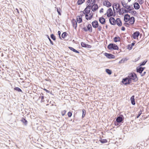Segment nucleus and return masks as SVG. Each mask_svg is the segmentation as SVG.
Returning <instances> with one entry per match:
<instances>
[{"label":"nucleus","mask_w":149,"mask_h":149,"mask_svg":"<svg viewBox=\"0 0 149 149\" xmlns=\"http://www.w3.org/2000/svg\"><path fill=\"white\" fill-rule=\"evenodd\" d=\"M96 2L95 0H88L87 1L86 3H87L88 4H90L91 8L90 9L87 10L88 15L90 13L91 9H92L93 12H95L98 10V7L97 4L96 3Z\"/></svg>","instance_id":"f257e3e1"},{"label":"nucleus","mask_w":149,"mask_h":149,"mask_svg":"<svg viewBox=\"0 0 149 149\" xmlns=\"http://www.w3.org/2000/svg\"><path fill=\"white\" fill-rule=\"evenodd\" d=\"M127 77L131 83L132 82V80L134 82H136L138 80V78L136 74L133 72L130 73Z\"/></svg>","instance_id":"f03ea898"},{"label":"nucleus","mask_w":149,"mask_h":149,"mask_svg":"<svg viewBox=\"0 0 149 149\" xmlns=\"http://www.w3.org/2000/svg\"><path fill=\"white\" fill-rule=\"evenodd\" d=\"M107 48L109 50H118L119 47L118 45L113 43H110L107 46Z\"/></svg>","instance_id":"7ed1b4c3"},{"label":"nucleus","mask_w":149,"mask_h":149,"mask_svg":"<svg viewBox=\"0 0 149 149\" xmlns=\"http://www.w3.org/2000/svg\"><path fill=\"white\" fill-rule=\"evenodd\" d=\"M91 6L90 4L87 3L86 6V7L84 9L83 11H81V12H82L85 15V18L88 17V13L87 12V9H90L91 8Z\"/></svg>","instance_id":"20e7f679"},{"label":"nucleus","mask_w":149,"mask_h":149,"mask_svg":"<svg viewBox=\"0 0 149 149\" xmlns=\"http://www.w3.org/2000/svg\"><path fill=\"white\" fill-rule=\"evenodd\" d=\"M124 117L122 114H120L118 116L116 119V121L117 122L123 123L124 122Z\"/></svg>","instance_id":"39448f33"},{"label":"nucleus","mask_w":149,"mask_h":149,"mask_svg":"<svg viewBox=\"0 0 149 149\" xmlns=\"http://www.w3.org/2000/svg\"><path fill=\"white\" fill-rule=\"evenodd\" d=\"M86 27H84L82 28V29L85 32H87L88 31H89L91 33L92 32V27L91 25L89 24L86 26Z\"/></svg>","instance_id":"423d86ee"},{"label":"nucleus","mask_w":149,"mask_h":149,"mask_svg":"<svg viewBox=\"0 0 149 149\" xmlns=\"http://www.w3.org/2000/svg\"><path fill=\"white\" fill-rule=\"evenodd\" d=\"M121 82L125 85H130L131 83L130 81H129L127 77L123 78Z\"/></svg>","instance_id":"0eeeda50"},{"label":"nucleus","mask_w":149,"mask_h":149,"mask_svg":"<svg viewBox=\"0 0 149 149\" xmlns=\"http://www.w3.org/2000/svg\"><path fill=\"white\" fill-rule=\"evenodd\" d=\"M104 55L107 58L109 59H114L115 58V56L110 53H107L105 52L104 54Z\"/></svg>","instance_id":"6e6552de"},{"label":"nucleus","mask_w":149,"mask_h":149,"mask_svg":"<svg viewBox=\"0 0 149 149\" xmlns=\"http://www.w3.org/2000/svg\"><path fill=\"white\" fill-rule=\"evenodd\" d=\"M112 11V9L111 8H109L107 10L106 13L104 14V15H107L108 17H111Z\"/></svg>","instance_id":"1a4fd4ad"},{"label":"nucleus","mask_w":149,"mask_h":149,"mask_svg":"<svg viewBox=\"0 0 149 149\" xmlns=\"http://www.w3.org/2000/svg\"><path fill=\"white\" fill-rule=\"evenodd\" d=\"M109 23L112 25H115L116 24V22L115 19L112 17H110L109 19Z\"/></svg>","instance_id":"9d476101"},{"label":"nucleus","mask_w":149,"mask_h":149,"mask_svg":"<svg viewBox=\"0 0 149 149\" xmlns=\"http://www.w3.org/2000/svg\"><path fill=\"white\" fill-rule=\"evenodd\" d=\"M140 33L139 31H137L134 32L132 35V37L134 39H136L138 38Z\"/></svg>","instance_id":"9b49d317"},{"label":"nucleus","mask_w":149,"mask_h":149,"mask_svg":"<svg viewBox=\"0 0 149 149\" xmlns=\"http://www.w3.org/2000/svg\"><path fill=\"white\" fill-rule=\"evenodd\" d=\"M93 27L94 28H97L98 26L99 23L97 20H94L91 23Z\"/></svg>","instance_id":"f8f14e48"},{"label":"nucleus","mask_w":149,"mask_h":149,"mask_svg":"<svg viewBox=\"0 0 149 149\" xmlns=\"http://www.w3.org/2000/svg\"><path fill=\"white\" fill-rule=\"evenodd\" d=\"M104 6H105L108 8L110 7L111 6V3L107 0H105L103 3Z\"/></svg>","instance_id":"ddd939ff"},{"label":"nucleus","mask_w":149,"mask_h":149,"mask_svg":"<svg viewBox=\"0 0 149 149\" xmlns=\"http://www.w3.org/2000/svg\"><path fill=\"white\" fill-rule=\"evenodd\" d=\"M72 23V26L74 29H76L77 27V22L76 20L74 19H72L71 21Z\"/></svg>","instance_id":"4468645a"},{"label":"nucleus","mask_w":149,"mask_h":149,"mask_svg":"<svg viewBox=\"0 0 149 149\" xmlns=\"http://www.w3.org/2000/svg\"><path fill=\"white\" fill-rule=\"evenodd\" d=\"M129 23L131 25H133L134 24L135 21V18L133 16L130 17V20H129Z\"/></svg>","instance_id":"2eb2a0df"},{"label":"nucleus","mask_w":149,"mask_h":149,"mask_svg":"<svg viewBox=\"0 0 149 149\" xmlns=\"http://www.w3.org/2000/svg\"><path fill=\"white\" fill-rule=\"evenodd\" d=\"M81 47L85 48H91L92 47L91 45L87 44L85 42H81Z\"/></svg>","instance_id":"dca6fc26"},{"label":"nucleus","mask_w":149,"mask_h":149,"mask_svg":"<svg viewBox=\"0 0 149 149\" xmlns=\"http://www.w3.org/2000/svg\"><path fill=\"white\" fill-rule=\"evenodd\" d=\"M130 15L127 14H125L124 17V21L125 22H127L130 20Z\"/></svg>","instance_id":"f3484780"},{"label":"nucleus","mask_w":149,"mask_h":149,"mask_svg":"<svg viewBox=\"0 0 149 149\" xmlns=\"http://www.w3.org/2000/svg\"><path fill=\"white\" fill-rule=\"evenodd\" d=\"M99 22L102 24H104L106 23L105 19L102 17H100L99 18Z\"/></svg>","instance_id":"a211bd4d"},{"label":"nucleus","mask_w":149,"mask_h":149,"mask_svg":"<svg viewBox=\"0 0 149 149\" xmlns=\"http://www.w3.org/2000/svg\"><path fill=\"white\" fill-rule=\"evenodd\" d=\"M135 96L134 95L132 96L130 98V100L132 104V105H135V102L134 99Z\"/></svg>","instance_id":"6ab92c4d"},{"label":"nucleus","mask_w":149,"mask_h":149,"mask_svg":"<svg viewBox=\"0 0 149 149\" xmlns=\"http://www.w3.org/2000/svg\"><path fill=\"white\" fill-rule=\"evenodd\" d=\"M136 70L137 72L139 73L140 74H141L143 72L141 68V67L139 66L136 67Z\"/></svg>","instance_id":"aec40b11"},{"label":"nucleus","mask_w":149,"mask_h":149,"mask_svg":"<svg viewBox=\"0 0 149 149\" xmlns=\"http://www.w3.org/2000/svg\"><path fill=\"white\" fill-rule=\"evenodd\" d=\"M134 7L136 10H138L140 8V6L137 2H135L134 4Z\"/></svg>","instance_id":"412c9836"},{"label":"nucleus","mask_w":149,"mask_h":149,"mask_svg":"<svg viewBox=\"0 0 149 149\" xmlns=\"http://www.w3.org/2000/svg\"><path fill=\"white\" fill-rule=\"evenodd\" d=\"M21 121L22 123L25 125H27L28 124V121L24 118H22L20 120Z\"/></svg>","instance_id":"4be33fe9"},{"label":"nucleus","mask_w":149,"mask_h":149,"mask_svg":"<svg viewBox=\"0 0 149 149\" xmlns=\"http://www.w3.org/2000/svg\"><path fill=\"white\" fill-rule=\"evenodd\" d=\"M128 59L127 58H124L122 59L119 62V63H123L127 61Z\"/></svg>","instance_id":"5701e85b"},{"label":"nucleus","mask_w":149,"mask_h":149,"mask_svg":"<svg viewBox=\"0 0 149 149\" xmlns=\"http://www.w3.org/2000/svg\"><path fill=\"white\" fill-rule=\"evenodd\" d=\"M121 3L123 7L126 9L128 6V5L127 4V3H125L124 0L121 1Z\"/></svg>","instance_id":"b1692460"},{"label":"nucleus","mask_w":149,"mask_h":149,"mask_svg":"<svg viewBox=\"0 0 149 149\" xmlns=\"http://www.w3.org/2000/svg\"><path fill=\"white\" fill-rule=\"evenodd\" d=\"M77 22L79 23H81L82 22V18L80 17L79 15H77Z\"/></svg>","instance_id":"393cba45"},{"label":"nucleus","mask_w":149,"mask_h":149,"mask_svg":"<svg viewBox=\"0 0 149 149\" xmlns=\"http://www.w3.org/2000/svg\"><path fill=\"white\" fill-rule=\"evenodd\" d=\"M120 40V37L118 36H116L113 38V41L114 42H119Z\"/></svg>","instance_id":"a878e982"},{"label":"nucleus","mask_w":149,"mask_h":149,"mask_svg":"<svg viewBox=\"0 0 149 149\" xmlns=\"http://www.w3.org/2000/svg\"><path fill=\"white\" fill-rule=\"evenodd\" d=\"M148 60L147 59H146L144 61H143V62H141L140 63H139V66H140L141 67H142L147 62Z\"/></svg>","instance_id":"bb28decb"},{"label":"nucleus","mask_w":149,"mask_h":149,"mask_svg":"<svg viewBox=\"0 0 149 149\" xmlns=\"http://www.w3.org/2000/svg\"><path fill=\"white\" fill-rule=\"evenodd\" d=\"M88 14L90 15L89 17H88L85 18L86 19L88 20L91 19L93 17V14H91V13H90Z\"/></svg>","instance_id":"cd10ccee"},{"label":"nucleus","mask_w":149,"mask_h":149,"mask_svg":"<svg viewBox=\"0 0 149 149\" xmlns=\"http://www.w3.org/2000/svg\"><path fill=\"white\" fill-rule=\"evenodd\" d=\"M68 35V33L66 32H63L61 34V38L64 39Z\"/></svg>","instance_id":"c85d7f7f"},{"label":"nucleus","mask_w":149,"mask_h":149,"mask_svg":"<svg viewBox=\"0 0 149 149\" xmlns=\"http://www.w3.org/2000/svg\"><path fill=\"white\" fill-rule=\"evenodd\" d=\"M40 95L41 96V102H45V100H44L45 97L44 95V94L43 93H42L40 94Z\"/></svg>","instance_id":"c756f323"},{"label":"nucleus","mask_w":149,"mask_h":149,"mask_svg":"<svg viewBox=\"0 0 149 149\" xmlns=\"http://www.w3.org/2000/svg\"><path fill=\"white\" fill-rule=\"evenodd\" d=\"M14 90L18 92H21L22 93H23L22 90L18 87H15L14 88Z\"/></svg>","instance_id":"7c9ffc66"},{"label":"nucleus","mask_w":149,"mask_h":149,"mask_svg":"<svg viewBox=\"0 0 149 149\" xmlns=\"http://www.w3.org/2000/svg\"><path fill=\"white\" fill-rule=\"evenodd\" d=\"M105 71L106 73L109 75H111L112 74V71L111 70L109 69H106Z\"/></svg>","instance_id":"2f4dec72"},{"label":"nucleus","mask_w":149,"mask_h":149,"mask_svg":"<svg viewBox=\"0 0 149 149\" xmlns=\"http://www.w3.org/2000/svg\"><path fill=\"white\" fill-rule=\"evenodd\" d=\"M85 0H78L77 2L78 5H81L84 2Z\"/></svg>","instance_id":"473e14b6"},{"label":"nucleus","mask_w":149,"mask_h":149,"mask_svg":"<svg viewBox=\"0 0 149 149\" xmlns=\"http://www.w3.org/2000/svg\"><path fill=\"white\" fill-rule=\"evenodd\" d=\"M50 36L52 39L54 41H55L56 40V37L53 34H51L50 35Z\"/></svg>","instance_id":"72a5a7b5"},{"label":"nucleus","mask_w":149,"mask_h":149,"mask_svg":"<svg viewBox=\"0 0 149 149\" xmlns=\"http://www.w3.org/2000/svg\"><path fill=\"white\" fill-rule=\"evenodd\" d=\"M99 141L101 143H105L107 142V140L106 139H100Z\"/></svg>","instance_id":"f704fd0d"},{"label":"nucleus","mask_w":149,"mask_h":149,"mask_svg":"<svg viewBox=\"0 0 149 149\" xmlns=\"http://www.w3.org/2000/svg\"><path fill=\"white\" fill-rule=\"evenodd\" d=\"M82 118L83 119L85 116L86 114V111L84 109H82Z\"/></svg>","instance_id":"c9c22d12"},{"label":"nucleus","mask_w":149,"mask_h":149,"mask_svg":"<svg viewBox=\"0 0 149 149\" xmlns=\"http://www.w3.org/2000/svg\"><path fill=\"white\" fill-rule=\"evenodd\" d=\"M46 36H47V38L48 39V40H49L50 43V44L52 45H54V42H53L52 41V40H51V39L50 38H49V36L48 35H46Z\"/></svg>","instance_id":"e433bc0d"},{"label":"nucleus","mask_w":149,"mask_h":149,"mask_svg":"<svg viewBox=\"0 0 149 149\" xmlns=\"http://www.w3.org/2000/svg\"><path fill=\"white\" fill-rule=\"evenodd\" d=\"M116 24L118 26L120 27L122 25V23L121 20L116 22Z\"/></svg>","instance_id":"4c0bfd02"},{"label":"nucleus","mask_w":149,"mask_h":149,"mask_svg":"<svg viewBox=\"0 0 149 149\" xmlns=\"http://www.w3.org/2000/svg\"><path fill=\"white\" fill-rule=\"evenodd\" d=\"M113 11H112V14L111 15V17H112V16L113 17H115L116 15V12H117V11H116L114 8H113Z\"/></svg>","instance_id":"58836bf2"},{"label":"nucleus","mask_w":149,"mask_h":149,"mask_svg":"<svg viewBox=\"0 0 149 149\" xmlns=\"http://www.w3.org/2000/svg\"><path fill=\"white\" fill-rule=\"evenodd\" d=\"M131 13L132 15L134 16H136L137 14V13L135 10H132Z\"/></svg>","instance_id":"ea45409f"},{"label":"nucleus","mask_w":149,"mask_h":149,"mask_svg":"<svg viewBox=\"0 0 149 149\" xmlns=\"http://www.w3.org/2000/svg\"><path fill=\"white\" fill-rule=\"evenodd\" d=\"M132 48V47L130 45H128L127 46V49L129 50H131Z\"/></svg>","instance_id":"a19ab883"},{"label":"nucleus","mask_w":149,"mask_h":149,"mask_svg":"<svg viewBox=\"0 0 149 149\" xmlns=\"http://www.w3.org/2000/svg\"><path fill=\"white\" fill-rule=\"evenodd\" d=\"M122 10V11L123 13H127V10H126L123 8H121Z\"/></svg>","instance_id":"79ce46f5"},{"label":"nucleus","mask_w":149,"mask_h":149,"mask_svg":"<svg viewBox=\"0 0 149 149\" xmlns=\"http://www.w3.org/2000/svg\"><path fill=\"white\" fill-rule=\"evenodd\" d=\"M72 112H71L70 111H69L68 113V117L70 118L71 117V116H72Z\"/></svg>","instance_id":"37998d69"},{"label":"nucleus","mask_w":149,"mask_h":149,"mask_svg":"<svg viewBox=\"0 0 149 149\" xmlns=\"http://www.w3.org/2000/svg\"><path fill=\"white\" fill-rule=\"evenodd\" d=\"M57 11L58 13V14L59 15H61V10H60V8H57Z\"/></svg>","instance_id":"c03bdc74"},{"label":"nucleus","mask_w":149,"mask_h":149,"mask_svg":"<svg viewBox=\"0 0 149 149\" xmlns=\"http://www.w3.org/2000/svg\"><path fill=\"white\" fill-rule=\"evenodd\" d=\"M124 25L127 27H129L130 26V24L127 22H125L124 23Z\"/></svg>","instance_id":"a18cd8bd"},{"label":"nucleus","mask_w":149,"mask_h":149,"mask_svg":"<svg viewBox=\"0 0 149 149\" xmlns=\"http://www.w3.org/2000/svg\"><path fill=\"white\" fill-rule=\"evenodd\" d=\"M58 34L59 36V39L61 40H62V39L61 38V32L60 31H58Z\"/></svg>","instance_id":"49530a36"},{"label":"nucleus","mask_w":149,"mask_h":149,"mask_svg":"<svg viewBox=\"0 0 149 149\" xmlns=\"http://www.w3.org/2000/svg\"><path fill=\"white\" fill-rule=\"evenodd\" d=\"M66 112V111L65 110H64L62 111L61 112V114L62 115V116H63L65 115Z\"/></svg>","instance_id":"de8ad7c7"},{"label":"nucleus","mask_w":149,"mask_h":149,"mask_svg":"<svg viewBox=\"0 0 149 149\" xmlns=\"http://www.w3.org/2000/svg\"><path fill=\"white\" fill-rule=\"evenodd\" d=\"M118 10V11H117V12L118 13L119 15H122L123 12L122 9H120V10Z\"/></svg>","instance_id":"09e8293b"},{"label":"nucleus","mask_w":149,"mask_h":149,"mask_svg":"<svg viewBox=\"0 0 149 149\" xmlns=\"http://www.w3.org/2000/svg\"><path fill=\"white\" fill-rule=\"evenodd\" d=\"M68 48L70 50L73 51V52H74V51L75 49L74 48L71 47H68Z\"/></svg>","instance_id":"8fccbe9b"},{"label":"nucleus","mask_w":149,"mask_h":149,"mask_svg":"<svg viewBox=\"0 0 149 149\" xmlns=\"http://www.w3.org/2000/svg\"><path fill=\"white\" fill-rule=\"evenodd\" d=\"M120 9H121V8L120 6V4L118 3V6H117L116 10H120Z\"/></svg>","instance_id":"3c124183"},{"label":"nucleus","mask_w":149,"mask_h":149,"mask_svg":"<svg viewBox=\"0 0 149 149\" xmlns=\"http://www.w3.org/2000/svg\"><path fill=\"white\" fill-rule=\"evenodd\" d=\"M139 3L141 4H142L143 3V0H138Z\"/></svg>","instance_id":"603ef678"},{"label":"nucleus","mask_w":149,"mask_h":149,"mask_svg":"<svg viewBox=\"0 0 149 149\" xmlns=\"http://www.w3.org/2000/svg\"><path fill=\"white\" fill-rule=\"evenodd\" d=\"M120 123L117 122H116V121L114 122V124L116 126H118V125H119V123Z\"/></svg>","instance_id":"864d4df0"},{"label":"nucleus","mask_w":149,"mask_h":149,"mask_svg":"<svg viewBox=\"0 0 149 149\" xmlns=\"http://www.w3.org/2000/svg\"><path fill=\"white\" fill-rule=\"evenodd\" d=\"M97 28H98V30L99 31H100L101 30V29L102 28V26H99V25H98V26Z\"/></svg>","instance_id":"5fc2aeb1"},{"label":"nucleus","mask_w":149,"mask_h":149,"mask_svg":"<svg viewBox=\"0 0 149 149\" xmlns=\"http://www.w3.org/2000/svg\"><path fill=\"white\" fill-rule=\"evenodd\" d=\"M132 5H128L127 7L126 8V9H130L131 7H132Z\"/></svg>","instance_id":"6e6d98bb"},{"label":"nucleus","mask_w":149,"mask_h":149,"mask_svg":"<svg viewBox=\"0 0 149 149\" xmlns=\"http://www.w3.org/2000/svg\"><path fill=\"white\" fill-rule=\"evenodd\" d=\"M146 71H144L143 72V73H141V74H141V77H143L144 76L145 74H146Z\"/></svg>","instance_id":"4d7b16f0"},{"label":"nucleus","mask_w":149,"mask_h":149,"mask_svg":"<svg viewBox=\"0 0 149 149\" xmlns=\"http://www.w3.org/2000/svg\"><path fill=\"white\" fill-rule=\"evenodd\" d=\"M45 91L46 93H50V91L47 90L46 89L44 88L43 89Z\"/></svg>","instance_id":"13d9d810"},{"label":"nucleus","mask_w":149,"mask_h":149,"mask_svg":"<svg viewBox=\"0 0 149 149\" xmlns=\"http://www.w3.org/2000/svg\"><path fill=\"white\" fill-rule=\"evenodd\" d=\"M127 13H131L132 12V11L130 9H127Z\"/></svg>","instance_id":"bf43d9fd"},{"label":"nucleus","mask_w":149,"mask_h":149,"mask_svg":"<svg viewBox=\"0 0 149 149\" xmlns=\"http://www.w3.org/2000/svg\"><path fill=\"white\" fill-rule=\"evenodd\" d=\"M136 42V41L134 40V42H132V43L130 45H132V47L133 46H134V45Z\"/></svg>","instance_id":"052dcab7"},{"label":"nucleus","mask_w":149,"mask_h":149,"mask_svg":"<svg viewBox=\"0 0 149 149\" xmlns=\"http://www.w3.org/2000/svg\"><path fill=\"white\" fill-rule=\"evenodd\" d=\"M146 5L148 7H149V2L145 1Z\"/></svg>","instance_id":"680f3d73"},{"label":"nucleus","mask_w":149,"mask_h":149,"mask_svg":"<svg viewBox=\"0 0 149 149\" xmlns=\"http://www.w3.org/2000/svg\"><path fill=\"white\" fill-rule=\"evenodd\" d=\"M125 30V28L124 26H123L122 27L121 29V30L122 31H124Z\"/></svg>","instance_id":"e2e57ef3"},{"label":"nucleus","mask_w":149,"mask_h":149,"mask_svg":"<svg viewBox=\"0 0 149 149\" xmlns=\"http://www.w3.org/2000/svg\"><path fill=\"white\" fill-rule=\"evenodd\" d=\"M104 9L103 8H102L100 10V13H102L103 12Z\"/></svg>","instance_id":"0e129e2a"},{"label":"nucleus","mask_w":149,"mask_h":149,"mask_svg":"<svg viewBox=\"0 0 149 149\" xmlns=\"http://www.w3.org/2000/svg\"><path fill=\"white\" fill-rule=\"evenodd\" d=\"M120 20H121V19H120V18H116V20L115 19V21H116V22H118L119 21H120Z\"/></svg>","instance_id":"69168bd1"},{"label":"nucleus","mask_w":149,"mask_h":149,"mask_svg":"<svg viewBox=\"0 0 149 149\" xmlns=\"http://www.w3.org/2000/svg\"><path fill=\"white\" fill-rule=\"evenodd\" d=\"M140 115H141L138 113V114L136 116L135 118L136 119V118H139V117L140 116Z\"/></svg>","instance_id":"338daca9"},{"label":"nucleus","mask_w":149,"mask_h":149,"mask_svg":"<svg viewBox=\"0 0 149 149\" xmlns=\"http://www.w3.org/2000/svg\"><path fill=\"white\" fill-rule=\"evenodd\" d=\"M118 3H115V8L116 9L117 7V6L118 5Z\"/></svg>","instance_id":"774afa93"}]
</instances>
